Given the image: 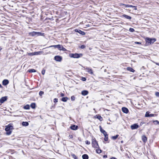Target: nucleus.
Segmentation results:
<instances>
[{
	"mask_svg": "<svg viewBox=\"0 0 159 159\" xmlns=\"http://www.w3.org/2000/svg\"><path fill=\"white\" fill-rule=\"evenodd\" d=\"M127 70L130 71V72H134L135 71V70L133 68L130 67H128L127 68Z\"/></svg>",
	"mask_w": 159,
	"mask_h": 159,
	"instance_id": "obj_20",
	"label": "nucleus"
},
{
	"mask_svg": "<svg viewBox=\"0 0 159 159\" xmlns=\"http://www.w3.org/2000/svg\"><path fill=\"white\" fill-rule=\"evenodd\" d=\"M28 71L30 72H36V70L34 69H31L29 70Z\"/></svg>",
	"mask_w": 159,
	"mask_h": 159,
	"instance_id": "obj_29",
	"label": "nucleus"
},
{
	"mask_svg": "<svg viewBox=\"0 0 159 159\" xmlns=\"http://www.w3.org/2000/svg\"><path fill=\"white\" fill-rule=\"evenodd\" d=\"M148 115H149V112L148 111H147L146 113L145 116L146 117V116H148Z\"/></svg>",
	"mask_w": 159,
	"mask_h": 159,
	"instance_id": "obj_44",
	"label": "nucleus"
},
{
	"mask_svg": "<svg viewBox=\"0 0 159 159\" xmlns=\"http://www.w3.org/2000/svg\"><path fill=\"white\" fill-rule=\"evenodd\" d=\"M44 94V92L42 91H40L39 93V95L40 96H42Z\"/></svg>",
	"mask_w": 159,
	"mask_h": 159,
	"instance_id": "obj_36",
	"label": "nucleus"
},
{
	"mask_svg": "<svg viewBox=\"0 0 159 159\" xmlns=\"http://www.w3.org/2000/svg\"><path fill=\"white\" fill-rule=\"evenodd\" d=\"M54 58L55 60L57 61H61L62 59V57L59 56H55Z\"/></svg>",
	"mask_w": 159,
	"mask_h": 159,
	"instance_id": "obj_8",
	"label": "nucleus"
},
{
	"mask_svg": "<svg viewBox=\"0 0 159 159\" xmlns=\"http://www.w3.org/2000/svg\"><path fill=\"white\" fill-rule=\"evenodd\" d=\"M24 108L25 109H30V106L29 105H26L24 107Z\"/></svg>",
	"mask_w": 159,
	"mask_h": 159,
	"instance_id": "obj_32",
	"label": "nucleus"
},
{
	"mask_svg": "<svg viewBox=\"0 0 159 159\" xmlns=\"http://www.w3.org/2000/svg\"><path fill=\"white\" fill-rule=\"evenodd\" d=\"M139 127V125L137 124H134L131 125L130 126V128L132 130L137 129Z\"/></svg>",
	"mask_w": 159,
	"mask_h": 159,
	"instance_id": "obj_6",
	"label": "nucleus"
},
{
	"mask_svg": "<svg viewBox=\"0 0 159 159\" xmlns=\"http://www.w3.org/2000/svg\"><path fill=\"white\" fill-rule=\"evenodd\" d=\"M85 143L86 144H88V145L90 144V142L88 140L86 141Z\"/></svg>",
	"mask_w": 159,
	"mask_h": 159,
	"instance_id": "obj_42",
	"label": "nucleus"
},
{
	"mask_svg": "<svg viewBox=\"0 0 159 159\" xmlns=\"http://www.w3.org/2000/svg\"><path fill=\"white\" fill-rule=\"evenodd\" d=\"M126 6L127 7H135V6H133L132 5H126Z\"/></svg>",
	"mask_w": 159,
	"mask_h": 159,
	"instance_id": "obj_40",
	"label": "nucleus"
},
{
	"mask_svg": "<svg viewBox=\"0 0 159 159\" xmlns=\"http://www.w3.org/2000/svg\"><path fill=\"white\" fill-rule=\"evenodd\" d=\"M142 140L144 143H145L147 140V138L146 136L143 135L142 136Z\"/></svg>",
	"mask_w": 159,
	"mask_h": 159,
	"instance_id": "obj_18",
	"label": "nucleus"
},
{
	"mask_svg": "<svg viewBox=\"0 0 159 159\" xmlns=\"http://www.w3.org/2000/svg\"><path fill=\"white\" fill-rule=\"evenodd\" d=\"M153 123L155 125L158 124L159 125V121L157 120H154Z\"/></svg>",
	"mask_w": 159,
	"mask_h": 159,
	"instance_id": "obj_31",
	"label": "nucleus"
},
{
	"mask_svg": "<svg viewBox=\"0 0 159 159\" xmlns=\"http://www.w3.org/2000/svg\"><path fill=\"white\" fill-rule=\"evenodd\" d=\"M129 31L131 32H133L134 31V30L133 28H130L129 29Z\"/></svg>",
	"mask_w": 159,
	"mask_h": 159,
	"instance_id": "obj_35",
	"label": "nucleus"
},
{
	"mask_svg": "<svg viewBox=\"0 0 159 159\" xmlns=\"http://www.w3.org/2000/svg\"><path fill=\"white\" fill-rule=\"evenodd\" d=\"M119 135H116V136H112L111 137V139L113 140H115L118 137Z\"/></svg>",
	"mask_w": 159,
	"mask_h": 159,
	"instance_id": "obj_25",
	"label": "nucleus"
},
{
	"mask_svg": "<svg viewBox=\"0 0 159 159\" xmlns=\"http://www.w3.org/2000/svg\"><path fill=\"white\" fill-rule=\"evenodd\" d=\"M71 99L72 101H74L75 99V98L74 96H73L71 97Z\"/></svg>",
	"mask_w": 159,
	"mask_h": 159,
	"instance_id": "obj_37",
	"label": "nucleus"
},
{
	"mask_svg": "<svg viewBox=\"0 0 159 159\" xmlns=\"http://www.w3.org/2000/svg\"><path fill=\"white\" fill-rule=\"evenodd\" d=\"M99 128L101 132L103 134L104 136L107 134L106 131L102 129L101 126H99Z\"/></svg>",
	"mask_w": 159,
	"mask_h": 159,
	"instance_id": "obj_11",
	"label": "nucleus"
},
{
	"mask_svg": "<svg viewBox=\"0 0 159 159\" xmlns=\"http://www.w3.org/2000/svg\"><path fill=\"white\" fill-rule=\"evenodd\" d=\"M84 69L85 70H87V72L89 74L91 75L93 74V70L92 69L89 68L87 67H84Z\"/></svg>",
	"mask_w": 159,
	"mask_h": 159,
	"instance_id": "obj_10",
	"label": "nucleus"
},
{
	"mask_svg": "<svg viewBox=\"0 0 159 159\" xmlns=\"http://www.w3.org/2000/svg\"><path fill=\"white\" fill-rule=\"evenodd\" d=\"M7 99V96L2 97L0 99V102L1 103H3L4 102L6 101Z\"/></svg>",
	"mask_w": 159,
	"mask_h": 159,
	"instance_id": "obj_9",
	"label": "nucleus"
},
{
	"mask_svg": "<svg viewBox=\"0 0 159 159\" xmlns=\"http://www.w3.org/2000/svg\"><path fill=\"white\" fill-rule=\"evenodd\" d=\"M75 31L76 32H78L79 34H80L82 35H84L85 34V33L84 32L80 30L76 29L75 30Z\"/></svg>",
	"mask_w": 159,
	"mask_h": 159,
	"instance_id": "obj_12",
	"label": "nucleus"
},
{
	"mask_svg": "<svg viewBox=\"0 0 159 159\" xmlns=\"http://www.w3.org/2000/svg\"><path fill=\"white\" fill-rule=\"evenodd\" d=\"M96 152L97 153L99 154L101 153L102 151L100 149L98 148L96 149Z\"/></svg>",
	"mask_w": 159,
	"mask_h": 159,
	"instance_id": "obj_28",
	"label": "nucleus"
},
{
	"mask_svg": "<svg viewBox=\"0 0 159 159\" xmlns=\"http://www.w3.org/2000/svg\"><path fill=\"white\" fill-rule=\"evenodd\" d=\"M64 96V93H62L61 94V97H63Z\"/></svg>",
	"mask_w": 159,
	"mask_h": 159,
	"instance_id": "obj_47",
	"label": "nucleus"
},
{
	"mask_svg": "<svg viewBox=\"0 0 159 159\" xmlns=\"http://www.w3.org/2000/svg\"><path fill=\"white\" fill-rule=\"evenodd\" d=\"M28 54L29 56H32L34 55H37L38 54V52H34L32 53H28Z\"/></svg>",
	"mask_w": 159,
	"mask_h": 159,
	"instance_id": "obj_17",
	"label": "nucleus"
},
{
	"mask_svg": "<svg viewBox=\"0 0 159 159\" xmlns=\"http://www.w3.org/2000/svg\"><path fill=\"white\" fill-rule=\"evenodd\" d=\"M82 80L83 81H85L86 80V79L85 78H83L82 79Z\"/></svg>",
	"mask_w": 159,
	"mask_h": 159,
	"instance_id": "obj_46",
	"label": "nucleus"
},
{
	"mask_svg": "<svg viewBox=\"0 0 159 159\" xmlns=\"http://www.w3.org/2000/svg\"><path fill=\"white\" fill-rule=\"evenodd\" d=\"M82 54H71L70 55V57L74 58H79L80 56H82Z\"/></svg>",
	"mask_w": 159,
	"mask_h": 159,
	"instance_id": "obj_5",
	"label": "nucleus"
},
{
	"mask_svg": "<svg viewBox=\"0 0 159 159\" xmlns=\"http://www.w3.org/2000/svg\"><path fill=\"white\" fill-rule=\"evenodd\" d=\"M81 93L83 95H86L88 93V92L86 90H84L82 91Z\"/></svg>",
	"mask_w": 159,
	"mask_h": 159,
	"instance_id": "obj_19",
	"label": "nucleus"
},
{
	"mask_svg": "<svg viewBox=\"0 0 159 159\" xmlns=\"http://www.w3.org/2000/svg\"><path fill=\"white\" fill-rule=\"evenodd\" d=\"M22 124L23 126H27L29 125V123L27 122H23Z\"/></svg>",
	"mask_w": 159,
	"mask_h": 159,
	"instance_id": "obj_22",
	"label": "nucleus"
},
{
	"mask_svg": "<svg viewBox=\"0 0 159 159\" xmlns=\"http://www.w3.org/2000/svg\"><path fill=\"white\" fill-rule=\"evenodd\" d=\"M126 5H126V4H123V3H120V6H125L126 7H127L126 6Z\"/></svg>",
	"mask_w": 159,
	"mask_h": 159,
	"instance_id": "obj_34",
	"label": "nucleus"
},
{
	"mask_svg": "<svg viewBox=\"0 0 159 159\" xmlns=\"http://www.w3.org/2000/svg\"><path fill=\"white\" fill-rule=\"evenodd\" d=\"M2 85L1 84H0V88H2Z\"/></svg>",
	"mask_w": 159,
	"mask_h": 159,
	"instance_id": "obj_51",
	"label": "nucleus"
},
{
	"mask_svg": "<svg viewBox=\"0 0 159 159\" xmlns=\"http://www.w3.org/2000/svg\"><path fill=\"white\" fill-rule=\"evenodd\" d=\"M44 34L43 33H42L40 32H37L33 31L29 33V35L31 36H42Z\"/></svg>",
	"mask_w": 159,
	"mask_h": 159,
	"instance_id": "obj_3",
	"label": "nucleus"
},
{
	"mask_svg": "<svg viewBox=\"0 0 159 159\" xmlns=\"http://www.w3.org/2000/svg\"><path fill=\"white\" fill-rule=\"evenodd\" d=\"M105 136V138H104V140L105 141H107L108 140V134H107V135H105L104 136Z\"/></svg>",
	"mask_w": 159,
	"mask_h": 159,
	"instance_id": "obj_30",
	"label": "nucleus"
},
{
	"mask_svg": "<svg viewBox=\"0 0 159 159\" xmlns=\"http://www.w3.org/2000/svg\"><path fill=\"white\" fill-rule=\"evenodd\" d=\"M154 116V114H149V115H148V116H146V117H150V116Z\"/></svg>",
	"mask_w": 159,
	"mask_h": 159,
	"instance_id": "obj_38",
	"label": "nucleus"
},
{
	"mask_svg": "<svg viewBox=\"0 0 159 159\" xmlns=\"http://www.w3.org/2000/svg\"><path fill=\"white\" fill-rule=\"evenodd\" d=\"M30 107L33 109L35 107V103H32L30 105Z\"/></svg>",
	"mask_w": 159,
	"mask_h": 159,
	"instance_id": "obj_26",
	"label": "nucleus"
},
{
	"mask_svg": "<svg viewBox=\"0 0 159 159\" xmlns=\"http://www.w3.org/2000/svg\"><path fill=\"white\" fill-rule=\"evenodd\" d=\"M155 95L157 97H159V92H156L155 93Z\"/></svg>",
	"mask_w": 159,
	"mask_h": 159,
	"instance_id": "obj_43",
	"label": "nucleus"
},
{
	"mask_svg": "<svg viewBox=\"0 0 159 159\" xmlns=\"http://www.w3.org/2000/svg\"><path fill=\"white\" fill-rule=\"evenodd\" d=\"M45 71L44 70H42L41 73L43 75H44L45 73Z\"/></svg>",
	"mask_w": 159,
	"mask_h": 159,
	"instance_id": "obj_41",
	"label": "nucleus"
},
{
	"mask_svg": "<svg viewBox=\"0 0 159 159\" xmlns=\"http://www.w3.org/2000/svg\"><path fill=\"white\" fill-rule=\"evenodd\" d=\"M134 9L135 10H137V6H135V7H134Z\"/></svg>",
	"mask_w": 159,
	"mask_h": 159,
	"instance_id": "obj_49",
	"label": "nucleus"
},
{
	"mask_svg": "<svg viewBox=\"0 0 159 159\" xmlns=\"http://www.w3.org/2000/svg\"><path fill=\"white\" fill-rule=\"evenodd\" d=\"M52 47H54L55 48H57L58 49L60 50H62L63 51H66V49L64 48L62 45L58 44L57 45H52L49 46L48 48H50Z\"/></svg>",
	"mask_w": 159,
	"mask_h": 159,
	"instance_id": "obj_2",
	"label": "nucleus"
},
{
	"mask_svg": "<svg viewBox=\"0 0 159 159\" xmlns=\"http://www.w3.org/2000/svg\"><path fill=\"white\" fill-rule=\"evenodd\" d=\"M122 111L125 113H127L129 112L128 109L126 107H123L122 108Z\"/></svg>",
	"mask_w": 159,
	"mask_h": 159,
	"instance_id": "obj_13",
	"label": "nucleus"
},
{
	"mask_svg": "<svg viewBox=\"0 0 159 159\" xmlns=\"http://www.w3.org/2000/svg\"><path fill=\"white\" fill-rule=\"evenodd\" d=\"M2 49V48H1L0 47V50H1Z\"/></svg>",
	"mask_w": 159,
	"mask_h": 159,
	"instance_id": "obj_52",
	"label": "nucleus"
},
{
	"mask_svg": "<svg viewBox=\"0 0 159 159\" xmlns=\"http://www.w3.org/2000/svg\"><path fill=\"white\" fill-rule=\"evenodd\" d=\"M82 157L83 159H88L89 158L88 156L86 154L83 155Z\"/></svg>",
	"mask_w": 159,
	"mask_h": 159,
	"instance_id": "obj_21",
	"label": "nucleus"
},
{
	"mask_svg": "<svg viewBox=\"0 0 159 159\" xmlns=\"http://www.w3.org/2000/svg\"><path fill=\"white\" fill-rule=\"evenodd\" d=\"M92 147L94 148H98L99 147L98 143L95 138L93 137L92 139Z\"/></svg>",
	"mask_w": 159,
	"mask_h": 159,
	"instance_id": "obj_1",
	"label": "nucleus"
},
{
	"mask_svg": "<svg viewBox=\"0 0 159 159\" xmlns=\"http://www.w3.org/2000/svg\"><path fill=\"white\" fill-rule=\"evenodd\" d=\"M68 98L67 97H63L61 98V101L63 102H66L67 101Z\"/></svg>",
	"mask_w": 159,
	"mask_h": 159,
	"instance_id": "obj_24",
	"label": "nucleus"
},
{
	"mask_svg": "<svg viewBox=\"0 0 159 159\" xmlns=\"http://www.w3.org/2000/svg\"><path fill=\"white\" fill-rule=\"evenodd\" d=\"M156 41V39H151L149 38H147L146 39V43L147 45H149L151 43H153Z\"/></svg>",
	"mask_w": 159,
	"mask_h": 159,
	"instance_id": "obj_4",
	"label": "nucleus"
},
{
	"mask_svg": "<svg viewBox=\"0 0 159 159\" xmlns=\"http://www.w3.org/2000/svg\"><path fill=\"white\" fill-rule=\"evenodd\" d=\"M6 131V134L7 135H10L12 132V131L11 130H8V131Z\"/></svg>",
	"mask_w": 159,
	"mask_h": 159,
	"instance_id": "obj_27",
	"label": "nucleus"
},
{
	"mask_svg": "<svg viewBox=\"0 0 159 159\" xmlns=\"http://www.w3.org/2000/svg\"><path fill=\"white\" fill-rule=\"evenodd\" d=\"M71 156L74 159H78L77 157L76 156V155L74 154H71Z\"/></svg>",
	"mask_w": 159,
	"mask_h": 159,
	"instance_id": "obj_33",
	"label": "nucleus"
},
{
	"mask_svg": "<svg viewBox=\"0 0 159 159\" xmlns=\"http://www.w3.org/2000/svg\"><path fill=\"white\" fill-rule=\"evenodd\" d=\"M156 64L157 65H158L159 66V63H156Z\"/></svg>",
	"mask_w": 159,
	"mask_h": 159,
	"instance_id": "obj_50",
	"label": "nucleus"
},
{
	"mask_svg": "<svg viewBox=\"0 0 159 159\" xmlns=\"http://www.w3.org/2000/svg\"><path fill=\"white\" fill-rule=\"evenodd\" d=\"M122 17H125L126 19H128V20H131L132 18L131 17H130L129 16H128L127 15H126L125 14H123L122 15Z\"/></svg>",
	"mask_w": 159,
	"mask_h": 159,
	"instance_id": "obj_15",
	"label": "nucleus"
},
{
	"mask_svg": "<svg viewBox=\"0 0 159 159\" xmlns=\"http://www.w3.org/2000/svg\"><path fill=\"white\" fill-rule=\"evenodd\" d=\"M135 43H137V44H141V43L140 42H135Z\"/></svg>",
	"mask_w": 159,
	"mask_h": 159,
	"instance_id": "obj_48",
	"label": "nucleus"
},
{
	"mask_svg": "<svg viewBox=\"0 0 159 159\" xmlns=\"http://www.w3.org/2000/svg\"><path fill=\"white\" fill-rule=\"evenodd\" d=\"M85 46L84 45H82L81 46L80 48H81L83 49L85 48Z\"/></svg>",
	"mask_w": 159,
	"mask_h": 159,
	"instance_id": "obj_45",
	"label": "nucleus"
},
{
	"mask_svg": "<svg viewBox=\"0 0 159 159\" xmlns=\"http://www.w3.org/2000/svg\"><path fill=\"white\" fill-rule=\"evenodd\" d=\"M70 128L73 130H76L78 128V126L75 125H73L70 127Z\"/></svg>",
	"mask_w": 159,
	"mask_h": 159,
	"instance_id": "obj_16",
	"label": "nucleus"
},
{
	"mask_svg": "<svg viewBox=\"0 0 159 159\" xmlns=\"http://www.w3.org/2000/svg\"><path fill=\"white\" fill-rule=\"evenodd\" d=\"M97 118L99 120L102 121V118L99 115H97L96 116Z\"/></svg>",
	"mask_w": 159,
	"mask_h": 159,
	"instance_id": "obj_23",
	"label": "nucleus"
},
{
	"mask_svg": "<svg viewBox=\"0 0 159 159\" xmlns=\"http://www.w3.org/2000/svg\"><path fill=\"white\" fill-rule=\"evenodd\" d=\"M2 83L3 85H6L9 83V81L7 80H4Z\"/></svg>",
	"mask_w": 159,
	"mask_h": 159,
	"instance_id": "obj_14",
	"label": "nucleus"
},
{
	"mask_svg": "<svg viewBox=\"0 0 159 159\" xmlns=\"http://www.w3.org/2000/svg\"><path fill=\"white\" fill-rule=\"evenodd\" d=\"M58 102V99L57 98H55L54 99V102L55 103L57 102Z\"/></svg>",
	"mask_w": 159,
	"mask_h": 159,
	"instance_id": "obj_39",
	"label": "nucleus"
},
{
	"mask_svg": "<svg viewBox=\"0 0 159 159\" xmlns=\"http://www.w3.org/2000/svg\"><path fill=\"white\" fill-rule=\"evenodd\" d=\"M13 129V127L10 124L8 125L7 126H6L5 129L6 131L11 130Z\"/></svg>",
	"mask_w": 159,
	"mask_h": 159,
	"instance_id": "obj_7",
	"label": "nucleus"
}]
</instances>
